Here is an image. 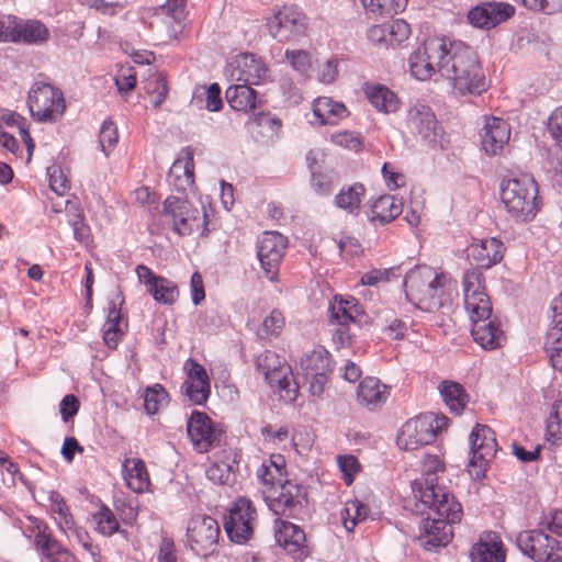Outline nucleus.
Wrapping results in <instances>:
<instances>
[{"instance_id": "nucleus-41", "label": "nucleus", "mask_w": 562, "mask_h": 562, "mask_svg": "<svg viewBox=\"0 0 562 562\" xmlns=\"http://www.w3.org/2000/svg\"><path fill=\"white\" fill-rule=\"evenodd\" d=\"M125 471V481L127 486L136 492L144 493L150 485L149 475L142 459H126L123 463Z\"/></svg>"}, {"instance_id": "nucleus-54", "label": "nucleus", "mask_w": 562, "mask_h": 562, "mask_svg": "<svg viewBox=\"0 0 562 562\" xmlns=\"http://www.w3.org/2000/svg\"><path fill=\"white\" fill-rule=\"evenodd\" d=\"M68 539L74 538L79 544L82 546V548L90 553V555L93 558L94 562H98V559L100 558L98 548L93 547L91 542V538L88 533V531L82 528L81 526L77 525L76 521H74V526H71L68 529Z\"/></svg>"}, {"instance_id": "nucleus-36", "label": "nucleus", "mask_w": 562, "mask_h": 562, "mask_svg": "<svg viewBox=\"0 0 562 562\" xmlns=\"http://www.w3.org/2000/svg\"><path fill=\"white\" fill-rule=\"evenodd\" d=\"M364 194L366 188L360 182L344 186L335 195L334 204L350 215H358Z\"/></svg>"}, {"instance_id": "nucleus-40", "label": "nucleus", "mask_w": 562, "mask_h": 562, "mask_svg": "<svg viewBox=\"0 0 562 562\" xmlns=\"http://www.w3.org/2000/svg\"><path fill=\"white\" fill-rule=\"evenodd\" d=\"M543 349L555 370L562 371V317L552 321L547 329Z\"/></svg>"}, {"instance_id": "nucleus-16", "label": "nucleus", "mask_w": 562, "mask_h": 562, "mask_svg": "<svg viewBox=\"0 0 562 562\" xmlns=\"http://www.w3.org/2000/svg\"><path fill=\"white\" fill-rule=\"evenodd\" d=\"M443 470L445 465L438 456H425L422 476L412 482L413 494L422 504H434L441 495L451 494L445 486L438 484V473Z\"/></svg>"}, {"instance_id": "nucleus-45", "label": "nucleus", "mask_w": 562, "mask_h": 562, "mask_svg": "<svg viewBox=\"0 0 562 562\" xmlns=\"http://www.w3.org/2000/svg\"><path fill=\"white\" fill-rule=\"evenodd\" d=\"M436 284L432 296L423 300L424 312H435L445 305L448 301V290L450 289V279L445 273H437L432 280Z\"/></svg>"}, {"instance_id": "nucleus-53", "label": "nucleus", "mask_w": 562, "mask_h": 562, "mask_svg": "<svg viewBox=\"0 0 562 562\" xmlns=\"http://www.w3.org/2000/svg\"><path fill=\"white\" fill-rule=\"evenodd\" d=\"M387 45L395 47L405 42L411 35V26L403 19L392 20L386 23Z\"/></svg>"}, {"instance_id": "nucleus-37", "label": "nucleus", "mask_w": 562, "mask_h": 562, "mask_svg": "<svg viewBox=\"0 0 562 562\" xmlns=\"http://www.w3.org/2000/svg\"><path fill=\"white\" fill-rule=\"evenodd\" d=\"M249 83L232 85L226 89L225 97L229 106L239 112H248L256 108L257 92Z\"/></svg>"}, {"instance_id": "nucleus-63", "label": "nucleus", "mask_w": 562, "mask_h": 562, "mask_svg": "<svg viewBox=\"0 0 562 562\" xmlns=\"http://www.w3.org/2000/svg\"><path fill=\"white\" fill-rule=\"evenodd\" d=\"M261 435L266 441L277 445L289 439V429L282 426L276 430L272 425L267 424L261 428Z\"/></svg>"}, {"instance_id": "nucleus-39", "label": "nucleus", "mask_w": 562, "mask_h": 562, "mask_svg": "<svg viewBox=\"0 0 562 562\" xmlns=\"http://www.w3.org/2000/svg\"><path fill=\"white\" fill-rule=\"evenodd\" d=\"M282 122L276 115L260 112L255 115L251 122L254 137L261 143H272L278 138Z\"/></svg>"}, {"instance_id": "nucleus-10", "label": "nucleus", "mask_w": 562, "mask_h": 562, "mask_svg": "<svg viewBox=\"0 0 562 562\" xmlns=\"http://www.w3.org/2000/svg\"><path fill=\"white\" fill-rule=\"evenodd\" d=\"M27 108L34 121L56 122L66 110L64 93L49 81L36 80L29 90Z\"/></svg>"}, {"instance_id": "nucleus-18", "label": "nucleus", "mask_w": 562, "mask_h": 562, "mask_svg": "<svg viewBox=\"0 0 562 562\" xmlns=\"http://www.w3.org/2000/svg\"><path fill=\"white\" fill-rule=\"evenodd\" d=\"M288 247V239L278 232H266L258 240L257 256L266 277L276 282L281 260Z\"/></svg>"}, {"instance_id": "nucleus-14", "label": "nucleus", "mask_w": 562, "mask_h": 562, "mask_svg": "<svg viewBox=\"0 0 562 562\" xmlns=\"http://www.w3.org/2000/svg\"><path fill=\"white\" fill-rule=\"evenodd\" d=\"M269 34L279 43H288L303 37L307 31V18L296 4L281 7L267 20Z\"/></svg>"}, {"instance_id": "nucleus-35", "label": "nucleus", "mask_w": 562, "mask_h": 562, "mask_svg": "<svg viewBox=\"0 0 562 562\" xmlns=\"http://www.w3.org/2000/svg\"><path fill=\"white\" fill-rule=\"evenodd\" d=\"M437 273L428 266H416L411 269L404 279L405 296L411 303L413 300H420L423 290L432 282Z\"/></svg>"}, {"instance_id": "nucleus-11", "label": "nucleus", "mask_w": 562, "mask_h": 562, "mask_svg": "<svg viewBox=\"0 0 562 562\" xmlns=\"http://www.w3.org/2000/svg\"><path fill=\"white\" fill-rule=\"evenodd\" d=\"M516 546L532 562H562V542L542 529L518 532Z\"/></svg>"}, {"instance_id": "nucleus-5", "label": "nucleus", "mask_w": 562, "mask_h": 562, "mask_svg": "<svg viewBox=\"0 0 562 562\" xmlns=\"http://www.w3.org/2000/svg\"><path fill=\"white\" fill-rule=\"evenodd\" d=\"M406 130L431 149L447 148L449 140L434 110L424 101L411 102L405 111Z\"/></svg>"}, {"instance_id": "nucleus-31", "label": "nucleus", "mask_w": 562, "mask_h": 562, "mask_svg": "<svg viewBox=\"0 0 562 562\" xmlns=\"http://www.w3.org/2000/svg\"><path fill=\"white\" fill-rule=\"evenodd\" d=\"M274 529L276 541L289 553H297L305 547L306 537L301 527L278 518L274 522Z\"/></svg>"}, {"instance_id": "nucleus-60", "label": "nucleus", "mask_w": 562, "mask_h": 562, "mask_svg": "<svg viewBox=\"0 0 562 562\" xmlns=\"http://www.w3.org/2000/svg\"><path fill=\"white\" fill-rule=\"evenodd\" d=\"M339 60L336 57L324 63L317 72V78L323 83H333L338 77Z\"/></svg>"}, {"instance_id": "nucleus-20", "label": "nucleus", "mask_w": 562, "mask_h": 562, "mask_svg": "<svg viewBox=\"0 0 562 562\" xmlns=\"http://www.w3.org/2000/svg\"><path fill=\"white\" fill-rule=\"evenodd\" d=\"M256 366L271 387H278L280 392L290 394L293 382L291 367L282 361L276 352L266 350L260 353L256 359Z\"/></svg>"}, {"instance_id": "nucleus-33", "label": "nucleus", "mask_w": 562, "mask_h": 562, "mask_svg": "<svg viewBox=\"0 0 562 562\" xmlns=\"http://www.w3.org/2000/svg\"><path fill=\"white\" fill-rule=\"evenodd\" d=\"M403 212V203L396 196L384 194L378 198L370 207L368 220L371 223L385 225L394 221Z\"/></svg>"}, {"instance_id": "nucleus-21", "label": "nucleus", "mask_w": 562, "mask_h": 562, "mask_svg": "<svg viewBox=\"0 0 562 562\" xmlns=\"http://www.w3.org/2000/svg\"><path fill=\"white\" fill-rule=\"evenodd\" d=\"M514 14L515 7L508 2L486 1L472 8L468 13V20L475 27L491 30L506 22Z\"/></svg>"}, {"instance_id": "nucleus-3", "label": "nucleus", "mask_w": 562, "mask_h": 562, "mask_svg": "<svg viewBox=\"0 0 562 562\" xmlns=\"http://www.w3.org/2000/svg\"><path fill=\"white\" fill-rule=\"evenodd\" d=\"M434 514L423 520L418 540L428 551L446 547L453 537V525L461 521L463 512L453 494H443L434 504H424Z\"/></svg>"}, {"instance_id": "nucleus-34", "label": "nucleus", "mask_w": 562, "mask_h": 562, "mask_svg": "<svg viewBox=\"0 0 562 562\" xmlns=\"http://www.w3.org/2000/svg\"><path fill=\"white\" fill-rule=\"evenodd\" d=\"M328 312L337 325H349L361 313V306L353 296L335 295L329 303Z\"/></svg>"}, {"instance_id": "nucleus-8", "label": "nucleus", "mask_w": 562, "mask_h": 562, "mask_svg": "<svg viewBox=\"0 0 562 562\" xmlns=\"http://www.w3.org/2000/svg\"><path fill=\"white\" fill-rule=\"evenodd\" d=\"M445 415L424 413L408 419L400 429L396 443L400 449L413 451L432 443L438 434L448 427Z\"/></svg>"}, {"instance_id": "nucleus-25", "label": "nucleus", "mask_w": 562, "mask_h": 562, "mask_svg": "<svg viewBox=\"0 0 562 562\" xmlns=\"http://www.w3.org/2000/svg\"><path fill=\"white\" fill-rule=\"evenodd\" d=\"M480 136L485 153L497 155L510 138V126L505 120L493 116L485 120Z\"/></svg>"}, {"instance_id": "nucleus-59", "label": "nucleus", "mask_w": 562, "mask_h": 562, "mask_svg": "<svg viewBox=\"0 0 562 562\" xmlns=\"http://www.w3.org/2000/svg\"><path fill=\"white\" fill-rule=\"evenodd\" d=\"M157 562H182L172 539L162 538L159 544Z\"/></svg>"}, {"instance_id": "nucleus-46", "label": "nucleus", "mask_w": 562, "mask_h": 562, "mask_svg": "<svg viewBox=\"0 0 562 562\" xmlns=\"http://www.w3.org/2000/svg\"><path fill=\"white\" fill-rule=\"evenodd\" d=\"M546 439L555 445L562 441V401H554L546 419Z\"/></svg>"}, {"instance_id": "nucleus-42", "label": "nucleus", "mask_w": 562, "mask_h": 562, "mask_svg": "<svg viewBox=\"0 0 562 562\" xmlns=\"http://www.w3.org/2000/svg\"><path fill=\"white\" fill-rule=\"evenodd\" d=\"M471 562H505V550L501 541L480 539L470 551Z\"/></svg>"}, {"instance_id": "nucleus-30", "label": "nucleus", "mask_w": 562, "mask_h": 562, "mask_svg": "<svg viewBox=\"0 0 562 562\" xmlns=\"http://www.w3.org/2000/svg\"><path fill=\"white\" fill-rule=\"evenodd\" d=\"M313 115L319 125H337L349 115V111L341 101L329 97H318L312 104Z\"/></svg>"}, {"instance_id": "nucleus-58", "label": "nucleus", "mask_w": 562, "mask_h": 562, "mask_svg": "<svg viewBox=\"0 0 562 562\" xmlns=\"http://www.w3.org/2000/svg\"><path fill=\"white\" fill-rule=\"evenodd\" d=\"M115 86L120 93H127L136 87V72L134 68H122L115 78Z\"/></svg>"}, {"instance_id": "nucleus-2", "label": "nucleus", "mask_w": 562, "mask_h": 562, "mask_svg": "<svg viewBox=\"0 0 562 562\" xmlns=\"http://www.w3.org/2000/svg\"><path fill=\"white\" fill-rule=\"evenodd\" d=\"M448 56L442 78L459 95H480L487 89L484 69L476 52L461 41H448Z\"/></svg>"}, {"instance_id": "nucleus-24", "label": "nucleus", "mask_w": 562, "mask_h": 562, "mask_svg": "<svg viewBox=\"0 0 562 562\" xmlns=\"http://www.w3.org/2000/svg\"><path fill=\"white\" fill-rule=\"evenodd\" d=\"M234 64L236 65L233 76L237 81L249 85H261L266 82L269 74L267 65L261 57L254 53H241L236 56Z\"/></svg>"}, {"instance_id": "nucleus-49", "label": "nucleus", "mask_w": 562, "mask_h": 562, "mask_svg": "<svg viewBox=\"0 0 562 562\" xmlns=\"http://www.w3.org/2000/svg\"><path fill=\"white\" fill-rule=\"evenodd\" d=\"M148 293L151 294L156 302L166 305L173 304L179 295L177 285L164 277L158 279V281L154 284V286H151V290Z\"/></svg>"}, {"instance_id": "nucleus-56", "label": "nucleus", "mask_w": 562, "mask_h": 562, "mask_svg": "<svg viewBox=\"0 0 562 562\" xmlns=\"http://www.w3.org/2000/svg\"><path fill=\"white\" fill-rule=\"evenodd\" d=\"M337 464L342 472L345 483L350 485L353 482L355 474L360 468L358 459L351 454L338 456Z\"/></svg>"}, {"instance_id": "nucleus-19", "label": "nucleus", "mask_w": 562, "mask_h": 562, "mask_svg": "<svg viewBox=\"0 0 562 562\" xmlns=\"http://www.w3.org/2000/svg\"><path fill=\"white\" fill-rule=\"evenodd\" d=\"M187 432L198 453H205L220 445L222 430L203 412L193 411L187 422Z\"/></svg>"}, {"instance_id": "nucleus-6", "label": "nucleus", "mask_w": 562, "mask_h": 562, "mask_svg": "<svg viewBox=\"0 0 562 562\" xmlns=\"http://www.w3.org/2000/svg\"><path fill=\"white\" fill-rule=\"evenodd\" d=\"M161 216L179 236L207 234L206 213L193 206L186 196H168L162 203Z\"/></svg>"}, {"instance_id": "nucleus-7", "label": "nucleus", "mask_w": 562, "mask_h": 562, "mask_svg": "<svg viewBox=\"0 0 562 562\" xmlns=\"http://www.w3.org/2000/svg\"><path fill=\"white\" fill-rule=\"evenodd\" d=\"M268 508L278 517L297 518L307 504V490L294 480H278L276 485L262 490Z\"/></svg>"}, {"instance_id": "nucleus-26", "label": "nucleus", "mask_w": 562, "mask_h": 562, "mask_svg": "<svg viewBox=\"0 0 562 562\" xmlns=\"http://www.w3.org/2000/svg\"><path fill=\"white\" fill-rule=\"evenodd\" d=\"M504 251L505 246L502 240L491 237L471 244L467 249V255L477 267L488 269L503 259Z\"/></svg>"}, {"instance_id": "nucleus-61", "label": "nucleus", "mask_w": 562, "mask_h": 562, "mask_svg": "<svg viewBox=\"0 0 562 562\" xmlns=\"http://www.w3.org/2000/svg\"><path fill=\"white\" fill-rule=\"evenodd\" d=\"M203 94L206 97L205 108L210 112H216L222 109L221 88L217 83H212L207 88H203Z\"/></svg>"}, {"instance_id": "nucleus-52", "label": "nucleus", "mask_w": 562, "mask_h": 562, "mask_svg": "<svg viewBox=\"0 0 562 562\" xmlns=\"http://www.w3.org/2000/svg\"><path fill=\"white\" fill-rule=\"evenodd\" d=\"M119 142V132L115 123L108 119L105 120L99 132V143L101 150L108 157Z\"/></svg>"}, {"instance_id": "nucleus-51", "label": "nucleus", "mask_w": 562, "mask_h": 562, "mask_svg": "<svg viewBox=\"0 0 562 562\" xmlns=\"http://www.w3.org/2000/svg\"><path fill=\"white\" fill-rule=\"evenodd\" d=\"M284 56L293 70L307 78L312 68V56L304 49H286Z\"/></svg>"}, {"instance_id": "nucleus-64", "label": "nucleus", "mask_w": 562, "mask_h": 562, "mask_svg": "<svg viewBox=\"0 0 562 562\" xmlns=\"http://www.w3.org/2000/svg\"><path fill=\"white\" fill-rule=\"evenodd\" d=\"M394 268L391 269H372L361 277L363 285H376L380 282L389 281Z\"/></svg>"}, {"instance_id": "nucleus-9", "label": "nucleus", "mask_w": 562, "mask_h": 562, "mask_svg": "<svg viewBox=\"0 0 562 562\" xmlns=\"http://www.w3.org/2000/svg\"><path fill=\"white\" fill-rule=\"evenodd\" d=\"M448 41L449 38L446 36L428 37L409 56V71L415 79L426 81L437 74L443 76L448 56Z\"/></svg>"}, {"instance_id": "nucleus-62", "label": "nucleus", "mask_w": 562, "mask_h": 562, "mask_svg": "<svg viewBox=\"0 0 562 562\" xmlns=\"http://www.w3.org/2000/svg\"><path fill=\"white\" fill-rule=\"evenodd\" d=\"M79 411V401L72 394L63 397L59 404V412L65 423L69 422Z\"/></svg>"}, {"instance_id": "nucleus-1", "label": "nucleus", "mask_w": 562, "mask_h": 562, "mask_svg": "<svg viewBox=\"0 0 562 562\" xmlns=\"http://www.w3.org/2000/svg\"><path fill=\"white\" fill-rule=\"evenodd\" d=\"M484 277L475 268L464 271L462 277L464 308L472 323L471 335L482 348L493 350L501 347L506 337L496 318H492V303L483 286Z\"/></svg>"}, {"instance_id": "nucleus-29", "label": "nucleus", "mask_w": 562, "mask_h": 562, "mask_svg": "<svg viewBox=\"0 0 562 562\" xmlns=\"http://www.w3.org/2000/svg\"><path fill=\"white\" fill-rule=\"evenodd\" d=\"M362 91L369 103L380 113H395L400 110L401 100L397 94L382 83L366 82Z\"/></svg>"}, {"instance_id": "nucleus-17", "label": "nucleus", "mask_w": 562, "mask_h": 562, "mask_svg": "<svg viewBox=\"0 0 562 562\" xmlns=\"http://www.w3.org/2000/svg\"><path fill=\"white\" fill-rule=\"evenodd\" d=\"M220 537L218 522L211 516H196L187 529V539L194 554L207 557L214 551Z\"/></svg>"}, {"instance_id": "nucleus-32", "label": "nucleus", "mask_w": 562, "mask_h": 562, "mask_svg": "<svg viewBox=\"0 0 562 562\" xmlns=\"http://www.w3.org/2000/svg\"><path fill=\"white\" fill-rule=\"evenodd\" d=\"M233 463H235V456L223 451L222 456L215 457L206 467L207 480L217 485L231 486L235 482Z\"/></svg>"}, {"instance_id": "nucleus-27", "label": "nucleus", "mask_w": 562, "mask_h": 562, "mask_svg": "<svg viewBox=\"0 0 562 562\" xmlns=\"http://www.w3.org/2000/svg\"><path fill=\"white\" fill-rule=\"evenodd\" d=\"M34 546L41 554V562H80L67 548L63 547L55 537L44 530H38Z\"/></svg>"}, {"instance_id": "nucleus-48", "label": "nucleus", "mask_w": 562, "mask_h": 562, "mask_svg": "<svg viewBox=\"0 0 562 562\" xmlns=\"http://www.w3.org/2000/svg\"><path fill=\"white\" fill-rule=\"evenodd\" d=\"M408 0H361L364 9L380 16L394 15L402 11L407 5Z\"/></svg>"}, {"instance_id": "nucleus-38", "label": "nucleus", "mask_w": 562, "mask_h": 562, "mask_svg": "<svg viewBox=\"0 0 562 562\" xmlns=\"http://www.w3.org/2000/svg\"><path fill=\"white\" fill-rule=\"evenodd\" d=\"M47 501L49 503V513L59 530L69 537L68 529L74 526L75 518L65 497L56 491L47 492Z\"/></svg>"}, {"instance_id": "nucleus-23", "label": "nucleus", "mask_w": 562, "mask_h": 562, "mask_svg": "<svg viewBox=\"0 0 562 562\" xmlns=\"http://www.w3.org/2000/svg\"><path fill=\"white\" fill-rule=\"evenodd\" d=\"M194 151L190 146L181 149L179 157L171 165L167 182L172 191L187 194L194 186Z\"/></svg>"}, {"instance_id": "nucleus-13", "label": "nucleus", "mask_w": 562, "mask_h": 562, "mask_svg": "<svg viewBox=\"0 0 562 562\" xmlns=\"http://www.w3.org/2000/svg\"><path fill=\"white\" fill-rule=\"evenodd\" d=\"M303 383L312 396H321L333 372L331 356L323 346L314 347L300 359Z\"/></svg>"}, {"instance_id": "nucleus-47", "label": "nucleus", "mask_w": 562, "mask_h": 562, "mask_svg": "<svg viewBox=\"0 0 562 562\" xmlns=\"http://www.w3.org/2000/svg\"><path fill=\"white\" fill-rule=\"evenodd\" d=\"M93 521L97 525V530L106 537L114 535L115 532L127 535L126 530L120 529L119 520L114 513L106 506L102 505L101 508L93 514Z\"/></svg>"}, {"instance_id": "nucleus-50", "label": "nucleus", "mask_w": 562, "mask_h": 562, "mask_svg": "<svg viewBox=\"0 0 562 562\" xmlns=\"http://www.w3.org/2000/svg\"><path fill=\"white\" fill-rule=\"evenodd\" d=\"M168 393L166 389L156 383L151 386L146 387L144 393V407L147 414H156L160 406L167 402Z\"/></svg>"}, {"instance_id": "nucleus-15", "label": "nucleus", "mask_w": 562, "mask_h": 562, "mask_svg": "<svg viewBox=\"0 0 562 562\" xmlns=\"http://www.w3.org/2000/svg\"><path fill=\"white\" fill-rule=\"evenodd\" d=\"M256 522L257 512L252 502L240 496L228 508L224 530L232 542L244 544L251 539Z\"/></svg>"}, {"instance_id": "nucleus-28", "label": "nucleus", "mask_w": 562, "mask_h": 562, "mask_svg": "<svg viewBox=\"0 0 562 562\" xmlns=\"http://www.w3.org/2000/svg\"><path fill=\"white\" fill-rule=\"evenodd\" d=\"M390 396V386L383 384L378 378L367 376L357 390V400L369 411L381 408Z\"/></svg>"}, {"instance_id": "nucleus-12", "label": "nucleus", "mask_w": 562, "mask_h": 562, "mask_svg": "<svg viewBox=\"0 0 562 562\" xmlns=\"http://www.w3.org/2000/svg\"><path fill=\"white\" fill-rule=\"evenodd\" d=\"M470 452L468 472L473 480L485 477L488 463L496 453L494 431L486 425L476 424L469 436Z\"/></svg>"}, {"instance_id": "nucleus-43", "label": "nucleus", "mask_w": 562, "mask_h": 562, "mask_svg": "<svg viewBox=\"0 0 562 562\" xmlns=\"http://www.w3.org/2000/svg\"><path fill=\"white\" fill-rule=\"evenodd\" d=\"M439 391L443 402L452 413L459 415L463 412L469 402V396L460 383L443 381L439 386Z\"/></svg>"}, {"instance_id": "nucleus-55", "label": "nucleus", "mask_w": 562, "mask_h": 562, "mask_svg": "<svg viewBox=\"0 0 562 562\" xmlns=\"http://www.w3.org/2000/svg\"><path fill=\"white\" fill-rule=\"evenodd\" d=\"M285 319L283 314L279 310H272L269 316H267L261 325V334L263 337H277L281 333Z\"/></svg>"}, {"instance_id": "nucleus-44", "label": "nucleus", "mask_w": 562, "mask_h": 562, "mask_svg": "<svg viewBox=\"0 0 562 562\" xmlns=\"http://www.w3.org/2000/svg\"><path fill=\"white\" fill-rule=\"evenodd\" d=\"M16 41L31 45H42L49 40V30L44 23L33 20L16 27Z\"/></svg>"}, {"instance_id": "nucleus-22", "label": "nucleus", "mask_w": 562, "mask_h": 562, "mask_svg": "<svg viewBox=\"0 0 562 562\" xmlns=\"http://www.w3.org/2000/svg\"><path fill=\"white\" fill-rule=\"evenodd\" d=\"M184 369L187 370V379L181 386L182 393L192 404L203 405L211 393L210 379L205 368L194 359L189 358L184 363Z\"/></svg>"}, {"instance_id": "nucleus-57", "label": "nucleus", "mask_w": 562, "mask_h": 562, "mask_svg": "<svg viewBox=\"0 0 562 562\" xmlns=\"http://www.w3.org/2000/svg\"><path fill=\"white\" fill-rule=\"evenodd\" d=\"M311 187L318 195H329L334 189L333 177L329 173L312 171Z\"/></svg>"}, {"instance_id": "nucleus-4", "label": "nucleus", "mask_w": 562, "mask_h": 562, "mask_svg": "<svg viewBox=\"0 0 562 562\" xmlns=\"http://www.w3.org/2000/svg\"><path fill=\"white\" fill-rule=\"evenodd\" d=\"M501 199L516 222L532 221L541 207L539 187L531 175H513L501 182Z\"/></svg>"}]
</instances>
